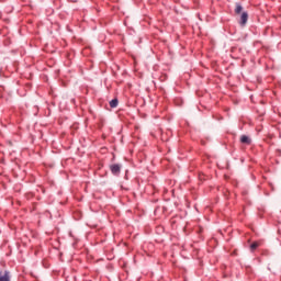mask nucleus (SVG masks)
<instances>
[{
	"mask_svg": "<svg viewBox=\"0 0 281 281\" xmlns=\"http://www.w3.org/2000/svg\"><path fill=\"white\" fill-rule=\"evenodd\" d=\"M249 19V14H247V12H243L240 15V25H247V21Z\"/></svg>",
	"mask_w": 281,
	"mask_h": 281,
	"instance_id": "obj_1",
	"label": "nucleus"
},
{
	"mask_svg": "<svg viewBox=\"0 0 281 281\" xmlns=\"http://www.w3.org/2000/svg\"><path fill=\"white\" fill-rule=\"evenodd\" d=\"M110 170L113 175H120V170H122V167L120 165H111Z\"/></svg>",
	"mask_w": 281,
	"mask_h": 281,
	"instance_id": "obj_2",
	"label": "nucleus"
},
{
	"mask_svg": "<svg viewBox=\"0 0 281 281\" xmlns=\"http://www.w3.org/2000/svg\"><path fill=\"white\" fill-rule=\"evenodd\" d=\"M0 281H10V272H0Z\"/></svg>",
	"mask_w": 281,
	"mask_h": 281,
	"instance_id": "obj_3",
	"label": "nucleus"
},
{
	"mask_svg": "<svg viewBox=\"0 0 281 281\" xmlns=\"http://www.w3.org/2000/svg\"><path fill=\"white\" fill-rule=\"evenodd\" d=\"M240 142H241V144H247V145H249V144H251V138H249V136H247V135H243V136L240 137Z\"/></svg>",
	"mask_w": 281,
	"mask_h": 281,
	"instance_id": "obj_4",
	"label": "nucleus"
},
{
	"mask_svg": "<svg viewBox=\"0 0 281 281\" xmlns=\"http://www.w3.org/2000/svg\"><path fill=\"white\" fill-rule=\"evenodd\" d=\"M258 247H260V244L257 243V241H255V243H252V244L250 245L251 251H256V249H258Z\"/></svg>",
	"mask_w": 281,
	"mask_h": 281,
	"instance_id": "obj_5",
	"label": "nucleus"
},
{
	"mask_svg": "<svg viewBox=\"0 0 281 281\" xmlns=\"http://www.w3.org/2000/svg\"><path fill=\"white\" fill-rule=\"evenodd\" d=\"M240 12H243V5L236 4L235 13H236V14H240Z\"/></svg>",
	"mask_w": 281,
	"mask_h": 281,
	"instance_id": "obj_6",
	"label": "nucleus"
},
{
	"mask_svg": "<svg viewBox=\"0 0 281 281\" xmlns=\"http://www.w3.org/2000/svg\"><path fill=\"white\" fill-rule=\"evenodd\" d=\"M110 106L111 109H115V106H117V99H113L112 101H110Z\"/></svg>",
	"mask_w": 281,
	"mask_h": 281,
	"instance_id": "obj_7",
	"label": "nucleus"
}]
</instances>
